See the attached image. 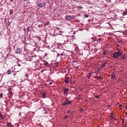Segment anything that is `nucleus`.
Returning a JSON list of instances; mask_svg holds the SVG:
<instances>
[{"label": "nucleus", "instance_id": "obj_24", "mask_svg": "<svg viewBox=\"0 0 127 127\" xmlns=\"http://www.w3.org/2000/svg\"><path fill=\"white\" fill-rule=\"evenodd\" d=\"M85 17H89V15L88 14L84 15Z\"/></svg>", "mask_w": 127, "mask_h": 127}, {"label": "nucleus", "instance_id": "obj_11", "mask_svg": "<svg viewBox=\"0 0 127 127\" xmlns=\"http://www.w3.org/2000/svg\"><path fill=\"white\" fill-rule=\"evenodd\" d=\"M64 94H66L67 93H68V92H69V89L64 88Z\"/></svg>", "mask_w": 127, "mask_h": 127}, {"label": "nucleus", "instance_id": "obj_38", "mask_svg": "<svg viewBox=\"0 0 127 127\" xmlns=\"http://www.w3.org/2000/svg\"><path fill=\"white\" fill-rule=\"evenodd\" d=\"M126 109H127V106H126Z\"/></svg>", "mask_w": 127, "mask_h": 127}, {"label": "nucleus", "instance_id": "obj_23", "mask_svg": "<svg viewBox=\"0 0 127 127\" xmlns=\"http://www.w3.org/2000/svg\"><path fill=\"white\" fill-rule=\"evenodd\" d=\"M99 97H100V95H97V96H95V98L96 99H98V98H99Z\"/></svg>", "mask_w": 127, "mask_h": 127}, {"label": "nucleus", "instance_id": "obj_27", "mask_svg": "<svg viewBox=\"0 0 127 127\" xmlns=\"http://www.w3.org/2000/svg\"><path fill=\"white\" fill-rule=\"evenodd\" d=\"M125 122V119H122V122H123V124H124V122Z\"/></svg>", "mask_w": 127, "mask_h": 127}, {"label": "nucleus", "instance_id": "obj_36", "mask_svg": "<svg viewBox=\"0 0 127 127\" xmlns=\"http://www.w3.org/2000/svg\"><path fill=\"white\" fill-rule=\"evenodd\" d=\"M10 12L11 14H12V13H11V11H10Z\"/></svg>", "mask_w": 127, "mask_h": 127}, {"label": "nucleus", "instance_id": "obj_34", "mask_svg": "<svg viewBox=\"0 0 127 127\" xmlns=\"http://www.w3.org/2000/svg\"><path fill=\"white\" fill-rule=\"evenodd\" d=\"M126 116H127V112L126 113Z\"/></svg>", "mask_w": 127, "mask_h": 127}, {"label": "nucleus", "instance_id": "obj_9", "mask_svg": "<svg viewBox=\"0 0 127 127\" xmlns=\"http://www.w3.org/2000/svg\"><path fill=\"white\" fill-rule=\"evenodd\" d=\"M116 78V74H115V73L112 72L111 73V79H115Z\"/></svg>", "mask_w": 127, "mask_h": 127}, {"label": "nucleus", "instance_id": "obj_6", "mask_svg": "<svg viewBox=\"0 0 127 127\" xmlns=\"http://www.w3.org/2000/svg\"><path fill=\"white\" fill-rule=\"evenodd\" d=\"M38 5L40 7H43V6H45V3H38Z\"/></svg>", "mask_w": 127, "mask_h": 127}, {"label": "nucleus", "instance_id": "obj_10", "mask_svg": "<svg viewBox=\"0 0 127 127\" xmlns=\"http://www.w3.org/2000/svg\"><path fill=\"white\" fill-rule=\"evenodd\" d=\"M70 82V78H67L65 79H64V82L66 83V84H68Z\"/></svg>", "mask_w": 127, "mask_h": 127}, {"label": "nucleus", "instance_id": "obj_4", "mask_svg": "<svg viewBox=\"0 0 127 127\" xmlns=\"http://www.w3.org/2000/svg\"><path fill=\"white\" fill-rule=\"evenodd\" d=\"M72 103L71 101H68V98L65 100L64 103H63V106H66V105H70Z\"/></svg>", "mask_w": 127, "mask_h": 127}, {"label": "nucleus", "instance_id": "obj_7", "mask_svg": "<svg viewBox=\"0 0 127 127\" xmlns=\"http://www.w3.org/2000/svg\"><path fill=\"white\" fill-rule=\"evenodd\" d=\"M15 53L17 54H20V53H21V49L17 48L16 50Z\"/></svg>", "mask_w": 127, "mask_h": 127}, {"label": "nucleus", "instance_id": "obj_32", "mask_svg": "<svg viewBox=\"0 0 127 127\" xmlns=\"http://www.w3.org/2000/svg\"><path fill=\"white\" fill-rule=\"evenodd\" d=\"M122 107V105H119V108H121Z\"/></svg>", "mask_w": 127, "mask_h": 127}, {"label": "nucleus", "instance_id": "obj_30", "mask_svg": "<svg viewBox=\"0 0 127 127\" xmlns=\"http://www.w3.org/2000/svg\"><path fill=\"white\" fill-rule=\"evenodd\" d=\"M49 85H52V82H50Z\"/></svg>", "mask_w": 127, "mask_h": 127}, {"label": "nucleus", "instance_id": "obj_18", "mask_svg": "<svg viewBox=\"0 0 127 127\" xmlns=\"http://www.w3.org/2000/svg\"><path fill=\"white\" fill-rule=\"evenodd\" d=\"M7 125L8 127H12V125L10 123L7 124Z\"/></svg>", "mask_w": 127, "mask_h": 127}, {"label": "nucleus", "instance_id": "obj_31", "mask_svg": "<svg viewBox=\"0 0 127 127\" xmlns=\"http://www.w3.org/2000/svg\"><path fill=\"white\" fill-rule=\"evenodd\" d=\"M103 54L104 55H106V52H103Z\"/></svg>", "mask_w": 127, "mask_h": 127}, {"label": "nucleus", "instance_id": "obj_39", "mask_svg": "<svg viewBox=\"0 0 127 127\" xmlns=\"http://www.w3.org/2000/svg\"><path fill=\"white\" fill-rule=\"evenodd\" d=\"M120 110H123V108H120Z\"/></svg>", "mask_w": 127, "mask_h": 127}, {"label": "nucleus", "instance_id": "obj_1", "mask_svg": "<svg viewBox=\"0 0 127 127\" xmlns=\"http://www.w3.org/2000/svg\"><path fill=\"white\" fill-rule=\"evenodd\" d=\"M73 41H74V36H67V42L71 44Z\"/></svg>", "mask_w": 127, "mask_h": 127}, {"label": "nucleus", "instance_id": "obj_19", "mask_svg": "<svg viewBox=\"0 0 127 127\" xmlns=\"http://www.w3.org/2000/svg\"><path fill=\"white\" fill-rule=\"evenodd\" d=\"M122 59H123V60H124V59H126V55H124L123 56H122L121 57Z\"/></svg>", "mask_w": 127, "mask_h": 127}, {"label": "nucleus", "instance_id": "obj_26", "mask_svg": "<svg viewBox=\"0 0 127 127\" xmlns=\"http://www.w3.org/2000/svg\"><path fill=\"white\" fill-rule=\"evenodd\" d=\"M11 88H9V89H8V91H9V92H10V91H11Z\"/></svg>", "mask_w": 127, "mask_h": 127}, {"label": "nucleus", "instance_id": "obj_2", "mask_svg": "<svg viewBox=\"0 0 127 127\" xmlns=\"http://www.w3.org/2000/svg\"><path fill=\"white\" fill-rule=\"evenodd\" d=\"M121 55H122V53L119 52H115L113 54V58L117 59V58H119V57L121 56Z\"/></svg>", "mask_w": 127, "mask_h": 127}, {"label": "nucleus", "instance_id": "obj_20", "mask_svg": "<svg viewBox=\"0 0 127 127\" xmlns=\"http://www.w3.org/2000/svg\"><path fill=\"white\" fill-rule=\"evenodd\" d=\"M7 74H8L9 75L10 74H11V70H8L7 71Z\"/></svg>", "mask_w": 127, "mask_h": 127}, {"label": "nucleus", "instance_id": "obj_5", "mask_svg": "<svg viewBox=\"0 0 127 127\" xmlns=\"http://www.w3.org/2000/svg\"><path fill=\"white\" fill-rule=\"evenodd\" d=\"M110 117L111 120H115V121H116V119L115 118V117H116V115H114L113 113L110 114Z\"/></svg>", "mask_w": 127, "mask_h": 127}, {"label": "nucleus", "instance_id": "obj_40", "mask_svg": "<svg viewBox=\"0 0 127 127\" xmlns=\"http://www.w3.org/2000/svg\"><path fill=\"white\" fill-rule=\"evenodd\" d=\"M74 0V1H76V0Z\"/></svg>", "mask_w": 127, "mask_h": 127}, {"label": "nucleus", "instance_id": "obj_17", "mask_svg": "<svg viewBox=\"0 0 127 127\" xmlns=\"http://www.w3.org/2000/svg\"><path fill=\"white\" fill-rule=\"evenodd\" d=\"M127 11H125L123 13V15L125 16V15H127Z\"/></svg>", "mask_w": 127, "mask_h": 127}, {"label": "nucleus", "instance_id": "obj_22", "mask_svg": "<svg viewBox=\"0 0 127 127\" xmlns=\"http://www.w3.org/2000/svg\"><path fill=\"white\" fill-rule=\"evenodd\" d=\"M98 79H99V80H102L103 79V77H102V76H98Z\"/></svg>", "mask_w": 127, "mask_h": 127}, {"label": "nucleus", "instance_id": "obj_28", "mask_svg": "<svg viewBox=\"0 0 127 127\" xmlns=\"http://www.w3.org/2000/svg\"><path fill=\"white\" fill-rule=\"evenodd\" d=\"M98 40H99V41L100 42V41H102V39H101V38H99V39H98Z\"/></svg>", "mask_w": 127, "mask_h": 127}, {"label": "nucleus", "instance_id": "obj_25", "mask_svg": "<svg viewBox=\"0 0 127 127\" xmlns=\"http://www.w3.org/2000/svg\"><path fill=\"white\" fill-rule=\"evenodd\" d=\"M78 8H80L81 9L83 8V7L78 6Z\"/></svg>", "mask_w": 127, "mask_h": 127}, {"label": "nucleus", "instance_id": "obj_12", "mask_svg": "<svg viewBox=\"0 0 127 127\" xmlns=\"http://www.w3.org/2000/svg\"><path fill=\"white\" fill-rule=\"evenodd\" d=\"M42 98H43V99H45V98H46V93L45 92L42 93Z\"/></svg>", "mask_w": 127, "mask_h": 127}, {"label": "nucleus", "instance_id": "obj_3", "mask_svg": "<svg viewBox=\"0 0 127 127\" xmlns=\"http://www.w3.org/2000/svg\"><path fill=\"white\" fill-rule=\"evenodd\" d=\"M73 18H75V16L74 15H67L65 17L66 20H71V19H73Z\"/></svg>", "mask_w": 127, "mask_h": 127}, {"label": "nucleus", "instance_id": "obj_37", "mask_svg": "<svg viewBox=\"0 0 127 127\" xmlns=\"http://www.w3.org/2000/svg\"><path fill=\"white\" fill-rule=\"evenodd\" d=\"M61 55L62 56H63V54H61Z\"/></svg>", "mask_w": 127, "mask_h": 127}, {"label": "nucleus", "instance_id": "obj_13", "mask_svg": "<svg viewBox=\"0 0 127 127\" xmlns=\"http://www.w3.org/2000/svg\"><path fill=\"white\" fill-rule=\"evenodd\" d=\"M8 94V98H11V96H12V92L9 91V92Z\"/></svg>", "mask_w": 127, "mask_h": 127}, {"label": "nucleus", "instance_id": "obj_33", "mask_svg": "<svg viewBox=\"0 0 127 127\" xmlns=\"http://www.w3.org/2000/svg\"><path fill=\"white\" fill-rule=\"evenodd\" d=\"M64 119H67V116H65Z\"/></svg>", "mask_w": 127, "mask_h": 127}, {"label": "nucleus", "instance_id": "obj_14", "mask_svg": "<svg viewBox=\"0 0 127 127\" xmlns=\"http://www.w3.org/2000/svg\"><path fill=\"white\" fill-rule=\"evenodd\" d=\"M49 24V21H47L46 23H44V26H46V25H48Z\"/></svg>", "mask_w": 127, "mask_h": 127}, {"label": "nucleus", "instance_id": "obj_29", "mask_svg": "<svg viewBox=\"0 0 127 127\" xmlns=\"http://www.w3.org/2000/svg\"><path fill=\"white\" fill-rule=\"evenodd\" d=\"M28 74L26 73V75H25L26 77H28Z\"/></svg>", "mask_w": 127, "mask_h": 127}, {"label": "nucleus", "instance_id": "obj_16", "mask_svg": "<svg viewBox=\"0 0 127 127\" xmlns=\"http://www.w3.org/2000/svg\"><path fill=\"white\" fill-rule=\"evenodd\" d=\"M107 62H105L104 64H102V66L100 67V68H103L104 67H105V65H106V64H107Z\"/></svg>", "mask_w": 127, "mask_h": 127}, {"label": "nucleus", "instance_id": "obj_15", "mask_svg": "<svg viewBox=\"0 0 127 127\" xmlns=\"http://www.w3.org/2000/svg\"><path fill=\"white\" fill-rule=\"evenodd\" d=\"M44 64L45 66H48V64H49L48 63H47V62H46V61L44 62Z\"/></svg>", "mask_w": 127, "mask_h": 127}, {"label": "nucleus", "instance_id": "obj_8", "mask_svg": "<svg viewBox=\"0 0 127 127\" xmlns=\"http://www.w3.org/2000/svg\"><path fill=\"white\" fill-rule=\"evenodd\" d=\"M0 118L1 120H4L5 119V116L2 115V114L0 112Z\"/></svg>", "mask_w": 127, "mask_h": 127}, {"label": "nucleus", "instance_id": "obj_35", "mask_svg": "<svg viewBox=\"0 0 127 127\" xmlns=\"http://www.w3.org/2000/svg\"><path fill=\"white\" fill-rule=\"evenodd\" d=\"M10 12L11 14H12V13H11V11H10Z\"/></svg>", "mask_w": 127, "mask_h": 127}, {"label": "nucleus", "instance_id": "obj_21", "mask_svg": "<svg viewBox=\"0 0 127 127\" xmlns=\"http://www.w3.org/2000/svg\"><path fill=\"white\" fill-rule=\"evenodd\" d=\"M2 97H3V94L0 93V98H1V99H2Z\"/></svg>", "mask_w": 127, "mask_h": 127}]
</instances>
